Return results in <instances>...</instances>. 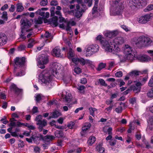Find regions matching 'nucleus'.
I'll return each instance as SVG.
<instances>
[{"label": "nucleus", "instance_id": "a878e982", "mask_svg": "<svg viewBox=\"0 0 153 153\" xmlns=\"http://www.w3.org/2000/svg\"><path fill=\"white\" fill-rule=\"evenodd\" d=\"M95 141V137L94 136H91L89 138L87 141L88 144L89 145L91 146Z\"/></svg>", "mask_w": 153, "mask_h": 153}, {"label": "nucleus", "instance_id": "39448f33", "mask_svg": "<svg viewBox=\"0 0 153 153\" xmlns=\"http://www.w3.org/2000/svg\"><path fill=\"white\" fill-rule=\"evenodd\" d=\"M37 65L41 69L45 68V65L48 62V56L45 54H42L39 56L36 60Z\"/></svg>", "mask_w": 153, "mask_h": 153}, {"label": "nucleus", "instance_id": "de8ad7c7", "mask_svg": "<svg viewBox=\"0 0 153 153\" xmlns=\"http://www.w3.org/2000/svg\"><path fill=\"white\" fill-rule=\"evenodd\" d=\"M153 9V4H150L145 9V11H149Z\"/></svg>", "mask_w": 153, "mask_h": 153}, {"label": "nucleus", "instance_id": "49530a36", "mask_svg": "<svg viewBox=\"0 0 153 153\" xmlns=\"http://www.w3.org/2000/svg\"><path fill=\"white\" fill-rule=\"evenodd\" d=\"M122 110V107L121 105L115 109V111L117 113H120L121 112Z\"/></svg>", "mask_w": 153, "mask_h": 153}, {"label": "nucleus", "instance_id": "052dcab7", "mask_svg": "<svg viewBox=\"0 0 153 153\" xmlns=\"http://www.w3.org/2000/svg\"><path fill=\"white\" fill-rule=\"evenodd\" d=\"M149 85L151 87H153V75L152 76L149 82Z\"/></svg>", "mask_w": 153, "mask_h": 153}, {"label": "nucleus", "instance_id": "9d476101", "mask_svg": "<svg viewBox=\"0 0 153 153\" xmlns=\"http://www.w3.org/2000/svg\"><path fill=\"white\" fill-rule=\"evenodd\" d=\"M64 41L65 43L68 45L70 48L68 54V57L70 60H71L72 62L70 64L71 66L73 65V59H77V57H76L74 52L71 48V44L70 40H68L66 38L64 39Z\"/></svg>", "mask_w": 153, "mask_h": 153}, {"label": "nucleus", "instance_id": "f03ea898", "mask_svg": "<svg viewBox=\"0 0 153 153\" xmlns=\"http://www.w3.org/2000/svg\"><path fill=\"white\" fill-rule=\"evenodd\" d=\"M63 69L61 65L56 62L53 63L50 65L49 73H51L52 75L47 72L46 70H44L39 75V82L42 84H45L49 85L53 76H56L59 74Z\"/></svg>", "mask_w": 153, "mask_h": 153}, {"label": "nucleus", "instance_id": "f3484780", "mask_svg": "<svg viewBox=\"0 0 153 153\" xmlns=\"http://www.w3.org/2000/svg\"><path fill=\"white\" fill-rule=\"evenodd\" d=\"M88 59H85L83 58H77V59H74L73 63L76 65H78L79 63L82 66L86 65Z\"/></svg>", "mask_w": 153, "mask_h": 153}, {"label": "nucleus", "instance_id": "5fc2aeb1", "mask_svg": "<svg viewBox=\"0 0 153 153\" xmlns=\"http://www.w3.org/2000/svg\"><path fill=\"white\" fill-rule=\"evenodd\" d=\"M25 124L26 123H23L19 122H17L16 123V126L19 127H23L25 126Z\"/></svg>", "mask_w": 153, "mask_h": 153}, {"label": "nucleus", "instance_id": "774afa93", "mask_svg": "<svg viewBox=\"0 0 153 153\" xmlns=\"http://www.w3.org/2000/svg\"><path fill=\"white\" fill-rule=\"evenodd\" d=\"M87 81L85 78H82L80 80L81 83L85 84L87 83Z\"/></svg>", "mask_w": 153, "mask_h": 153}, {"label": "nucleus", "instance_id": "cd10ccee", "mask_svg": "<svg viewBox=\"0 0 153 153\" xmlns=\"http://www.w3.org/2000/svg\"><path fill=\"white\" fill-rule=\"evenodd\" d=\"M86 65H87L88 67L92 69H94L95 67L94 63L88 59H87Z\"/></svg>", "mask_w": 153, "mask_h": 153}, {"label": "nucleus", "instance_id": "09e8293b", "mask_svg": "<svg viewBox=\"0 0 153 153\" xmlns=\"http://www.w3.org/2000/svg\"><path fill=\"white\" fill-rule=\"evenodd\" d=\"M42 116L40 115H39L36 117V120L37 121V124L41 123L40 121L42 120Z\"/></svg>", "mask_w": 153, "mask_h": 153}, {"label": "nucleus", "instance_id": "f8f14e48", "mask_svg": "<svg viewBox=\"0 0 153 153\" xmlns=\"http://www.w3.org/2000/svg\"><path fill=\"white\" fill-rule=\"evenodd\" d=\"M61 98L63 99V100L68 102H71V104L72 102H71V95L70 92L68 90H64L59 94Z\"/></svg>", "mask_w": 153, "mask_h": 153}, {"label": "nucleus", "instance_id": "bf43d9fd", "mask_svg": "<svg viewBox=\"0 0 153 153\" xmlns=\"http://www.w3.org/2000/svg\"><path fill=\"white\" fill-rule=\"evenodd\" d=\"M27 127L30 129L33 130L35 129V127L32 125H30L28 123H26L25 126Z\"/></svg>", "mask_w": 153, "mask_h": 153}, {"label": "nucleus", "instance_id": "423d86ee", "mask_svg": "<svg viewBox=\"0 0 153 153\" xmlns=\"http://www.w3.org/2000/svg\"><path fill=\"white\" fill-rule=\"evenodd\" d=\"M20 23H21V29L22 33L25 32H29L32 30L30 29L31 25V22L26 18H24L21 19Z\"/></svg>", "mask_w": 153, "mask_h": 153}, {"label": "nucleus", "instance_id": "680f3d73", "mask_svg": "<svg viewBox=\"0 0 153 153\" xmlns=\"http://www.w3.org/2000/svg\"><path fill=\"white\" fill-rule=\"evenodd\" d=\"M123 73L121 71H119L116 73L115 75L117 77H120L122 76Z\"/></svg>", "mask_w": 153, "mask_h": 153}, {"label": "nucleus", "instance_id": "c03bdc74", "mask_svg": "<svg viewBox=\"0 0 153 153\" xmlns=\"http://www.w3.org/2000/svg\"><path fill=\"white\" fill-rule=\"evenodd\" d=\"M40 123H37V124L38 125H41L44 127L47 124V122L45 120H42L40 121Z\"/></svg>", "mask_w": 153, "mask_h": 153}, {"label": "nucleus", "instance_id": "603ef678", "mask_svg": "<svg viewBox=\"0 0 153 153\" xmlns=\"http://www.w3.org/2000/svg\"><path fill=\"white\" fill-rule=\"evenodd\" d=\"M130 103L133 105H136V99L135 98L131 99L130 100Z\"/></svg>", "mask_w": 153, "mask_h": 153}, {"label": "nucleus", "instance_id": "4be33fe9", "mask_svg": "<svg viewBox=\"0 0 153 153\" xmlns=\"http://www.w3.org/2000/svg\"><path fill=\"white\" fill-rule=\"evenodd\" d=\"M110 14L112 16L120 15L121 14V10L119 7H117L114 10L113 8L110 10Z\"/></svg>", "mask_w": 153, "mask_h": 153}, {"label": "nucleus", "instance_id": "6e6d98bb", "mask_svg": "<svg viewBox=\"0 0 153 153\" xmlns=\"http://www.w3.org/2000/svg\"><path fill=\"white\" fill-rule=\"evenodd\" d=\"M147 96L149 97L153 98V89H152L148 92Z\"/></svg>", "mask_w": 153, "mask_h": 153}, {"label": "nucleus", "instance_id": "2eb2a0df", "mask_svg": "<svg viewBox=\"0 0 153 153\" xmlns=\"http://www.w3.org/2000/svg\"><path fill=\"white\" fill-rule=\"evenodd\" d=\"M133 52L134 53V51ZM134 53L135 57L134 59L133 60L136 58ZM137 58L139 61L141 62H148L151 60V58L150 57L145 55L140 54L138 55V56H137Z\"/></svg>", "mask_w": 153, "mask_h": 153}, {"label": "nucleus", "instance_id": "79ce46f5", "mask_svg": "<svg viewBox=\"0 0 153 153\" xmlns=\"http://www.w3.org/2000/svg\"><path fill=\"white\" fill-rule=\"evenodd\" d=\"M25 68L24 67H23L22 70L20 72H19L16 74V76H21L24 75L25 74Z\"/></svg>", "mask_w": 153, "mask_h": 153}, {"label": "nucleus", "instance_id": "4468645a", "mask_svg": "<svg viewBox=\"0 0 153 153\" xmlns=\"http://www.w3.org/2000/svg\"><path fill=\"white\" fill-rule=\"evenodd\" d=\"M119 33L117 30H114L112 31L105 30L103 32V34L105 36L112 38L116 36Z\"/></svg>", "mask_w": 153, "mask_h": 153}, {"label": "nucleus", "instance_id": "f704fd0d", "mask_svg": "<svg viewBox=\"0 0 153 153\" xmlns=\"http://www.w3.org/2000/svg\"><path fill=\"white\" fill-rule=\"evenodd\" d=\"M134 124H135V123L133 122H131L129 124L130 128L128 130V133H131V131L134 129Z\"/></svg>", "mask_w": 153, "mask_h": 153}, {"label": "nucleus", "instance_id": "473e14b6", "mask_svg": "<svg viewBox=\"0 0 153 153\" xmlns=\"http://www.w3.org/2000/svg\"><path fill=\"white\" fill-rule=\"evenodd\" d=\"M77 0H72L70 2V3L71 4L69 5V7L70 9H74L75 7V4H72L75 3V4L77 5H78V4L76 2Z\"/></svg>", "mask_w": 153, "mask_h": 153}, {"label": "nucleus", "instance_id": "20e7f679", "mask_svg": "<svg viewBox=\"0 0 153 153\" xmlns=\"http://www.w3.org/2000/svg\"><path fill=\"white\" fill-rule=\"evenodd\" d=\"M76 2L78 4L76 6V9L73 11V13L76 17L79 18L82 16V12L85 10L86 6L82 2V0H77Z\"/></svg>", "mask_w": 153, "mask_h": 153}, {"label": "nucleus", "instance_id": "37998d69", "mask_svg": "<svg viewBox=\"0 0 153 153\" xmlns=\"http://www.w3.org/2000/svg\"><path fill=\"white\" fill-rule=\"evenodd\" d=\"M48 4V0H41L40 2V4L42 6H45Z\"/></svg>", "mask_w": 153, "mask_h": 153}, {"label": "nucleus", "instance_id": "dca6fc26", "mask_svg": "<svg viewBox=\"0 0 153 153\" xmlns=\"http://www.w3.org/2000/svg\"><path fill=\"white\" fill-rule=\"evenodd\" d=\"M90 123H86L84 124L82 127V131L81 132V134L82 136H85L87 134V131L91 127Z\"/></svg>", "mask_w": 153, "mask_h": 153}, {"label": "nucleus", "instance_id": "0e129e2a", "mask_svg": "<svg viewBox=\"0 0 153 153\" xmlns=\"http://www.w3.org/2000/svg\"><path fill=\"white\" fill-rule=\"evenodd\" d=\"M50 36V34L48 32H46L44 35H42L41 36L42 37H45L48 38Z\"/></svg>", "mask_w": 153, "mask_h": 153}, {"label": "nucleus", "instance_id": "9b49d317", "mask_svg": "<svg viewBox=\"0 0 153 153\" xmlns=\"http://www.w3.org/2000/svg\"><path fill=\"white\" fill-rule=\"evenodd\" d=\"M152 14H148L137 18V21L140 23L146 24L150 21L152 18Z\"/></svg>", "mask_w": 153, "mask_h": 153}, {"label": "nucleus", "instance_id": "a211bd4d", "mask_svg": "<svg viewBox=\"0 0 153 153\" xmlns=\"http://www.w3.org/2000/svg\"><path fill=\"white\" fill-rule=\"evenodd\" d=\"M25 61V58L22 57L19 58L16 57L15 59V65H19V67L22 66L24 65Z\"/></svg>", "mask_w": 153, "mask_h": 153}, {"label": "nucleus", "instance_id": "864d4df0", "mask_svg": "<svg viewBox=\"0 0 153 153\" xmlns=\"http://www.w3.org/2000/svg\"><path fill=\"white\" fill-rule=\"evenodd\" d=\"M99 81L101 85L104 86H107V85L105 83V81L101 79H99Z\"/></svg>", "mask_w": 153, "mask_h": 153}, {"label": "nucleus", "instance_id": "69168bd1", "mask_svg": "<svg viewBox=\"0 0 153 153\" xmlns=\"http://www.w3.org/2000/svg\"><path fill=\"white\" fill-rule=\"evenodd\" d=\"M58 4L57 1L56 0H53L51 2V5L52 6H56Z\"/></svg>", "mask_w": 153, "mask_h": 153}, {"label": "nucleus", "instance_id": "412c9836", "mask_svg": "<svg viewBox=\"0 0 153 153\" xmlns=\"http://www.w3.org/2000/svg\"><path fill=\"white\" fill-rule=\"evenodd\" d=\"M61 50L59 47H56L54 48L52 51V55L53 56L59 57L61 56Z\"/></svg>", "mask_w": 153, "mask_h": 153}, {"label": "nucleus", "instance_id": "6e6552de", "mask_svg": "<svg viewBox=\"0 0 153 153\" xmlns=\"http://www.w3.org/2000/svg\"><path fill=\"white\" fill-rule=\"evenodd\" d=\"M99 46L97 44L87 46L85 48V53L87 56H90L99 51Z\"/></svg>", "mask_w": 153, "mask_h": 153}, {"label": "nucleus", "instance_id": "6ab92c4d", "mask_svg": "<svg viewBox=\"0 0 153 153\" xmlns=\"http://www.w3.org/2000/svg\"><path fill=\"white\" fill-rule=\"evenodd\" d=\"M141 83L140 82H137L135 83V85H132L131 87V90H133L135 93H137L140 91Z\"/></svg>", "mask_w": 153, "mask_h": 153}, {"label": "nucleus", "instance_id": "0eeeda50", "mask_svg": "<svg viewBox=\"0 0 153 153\" xmlns=\"http://www.w3.org/2000/svg\"><path fill=\"white\" fill-rule=\"evenodd\" d=\"M75 24L76 22L74 21V19H72L67 22H65V23L60 24L59 27L65 30L68 33H69L70 35H72L73 33L69 25L73 26L75 25Z\"/></svg>", "mask_w": 153, "mask_h": 153}, {"label": "nucleus", "instance_id": "3c124183", "mask_svg": "<svg viewBox=\"0 0 153 153\" xmlns=\"http://www.w3.org/2000/svg\"><path fill=\"white\" fill-rule=\"evenodd\" d=\"M148 77L147 76H146L145 78H140V82L141 83V85L142 84H143L148 79Z\"/></svg>", "mask_w": 153, "mask_h": 153}, {"label": "nucleus", "instance_id": "e433bc0d", "mask_svg": "<svg viewBox=\"0 0 153 153\" xmlns=\"http://www.w3.org/2000/svg\"><path fill=\"white\" fill-rule=\"evenodd\" d=\"M55 134L56 137H62L63 135V132L62 131H56L55 133Z\"/></svg>", "mask_w": 153, "mask_h": 153}, {"label": "nucleus", "instance_id": "c85d7f7f", "mask_svg": "<svg viewBox=\"0 0 153 153\" xmlns=\"http://www.w3.org/2000/svg\"><path fill=\"white\" fill-rule=\"evenodd\" d=\"M148 127L151 129H153V117H150L148 121Z\"/></svg>", "mask_w": 153, "mask_h": 153}, {"label": "nucleus", "instance_id": "e2e57ef3", "mask_svg": "<svg viewBox=\"0 0 153 153\" xmlns=\"http://www.w3.org/2000/svg\"><path fill=\"white\" fill-rule=\"evenodd\" d=\"M121 27L124 29L126 31L128 32L130 30V29L127 26L125 25H122Z\"/></svg>", "mask_w": 153, "mask_h": 153}, {"label": "nucleus", "instance_id": "338daca9", "mask_svg": "<svg viewBox=\"0 0 153 153\" xmlns=\"http://www.w3.org/2000/svg\"><path fill=\"white\" fill-rule=\"evenodd\" d=\"M8 4H5L1 8L0 10L1 11H4L7 9L8 8Z\"/></svg>", "mask_w": 153, "mask_h": 153}, {"label": "nucleus", "instance_id": "bb28decb", "mask_svg": "<svg viewBox=\"0 0 153 153\" xmlns=\"http://www.w3.org/2000/svg\"><path fill=\"white\" fill-rule=\"evenodd\" d=\"M10 89L12 91L16 93H19L21 91V90L18 88L14 84L11 85L10 86Z\"/></svg>", "mask_w": 153, "mask_h": 153}, {"label": "nucleus", "instance_id": "1a4fd4ad", "mask_svg": "<svg viewBox=\"0 0 153 153\" xmlns=\"http://www.w3.org/2000/svg\"><path fill=\"white\" fill-rule=\"evenodd\" d=\"M146 4V0H130L129 5L131 7H140L144 6Z\"/></svg>", "mask_w": 153, "mask_h": 153}, {"label": "nucleus", "instance_id": "a19ab883", "mask_svg": "<svg viewBox=\"0 0 153 153\" xmlns=\"http://www.w3.org/2000/svg\"><path fill=\"white\" fill-rule=\"evenodd\" d=\"M57 19L58 18L57 17H55L52 19V22L54 26H56L57 25Z\"/></svg>", "mask_w": 153, "mask_h": 153}, {"label": "nucleus", "instance_id": "aec40b11", "mask_svg": "<svg viewBox=\"0 0 153 153\" xmlns=\"http://www.w3.org/2000/svg\"><path fill=\"white\" fill-rule=\"evenodd\" d=\"M7 38L6 36L3 33H0V46L5 44L7 42Z\"/></svg>", "mask_w": 153, "mask_h": 153}, {"label": "nucleus", "instance_id": "ddd939ff", "mask_svg": "<svg viewBox=\"0 0 153 153\" xmlns=\"http://www.w3.org/2000/svg\"><path fill=\"white\" fill-rule=\"evenodd\" d=\"M96 39L100 42L102 45V48L105 51L108 52V50L109 44V40L108 41L104 40V38L101 35H99L96 38Z\"/></svg>", "mask_w": 153, "mask_h": 153}, {"label": "nucleus", "instance_id": "b1692460", "mask_svg": "<svg viewBox=\"0 0 153 153\" xmlns=\"http://www.w3.org/2000/svg\"><path fill=\"white\" fill-rule=\"evenodd\" d=\"M51 116L49 117V119L51 118H56L61 115V113L59 111L55 110L51 114Z\"/></svg>", "mask_w": 153, "mask_h": 153}, {"label": "nucleus", "instance_id": "7ed1b4c3", "mask_svg": "<svg viewBox=\"0 0 153 153\" xmlns=\"http://www.w3.org/2000/svg\"><path fill=\"white\" fill-rule=\"evenodd\" d=\"M133 41L139 47L153 45V39H152L148 37L144 36L135 37L133 39Z\"/></svg>", "mask_w": 153, "mask_h": 153}, {"label": "nucleus", "instance_id": "a18cd8bd", "mask_svg": "<svg viewBox=\"0 0 153 153\" xmlns=\"http://www.w3.org/2000/svg\"><path fill=\"white\" fill-rule=\"evenodd\" d=\"M5 21L7 19V13L6 11H4L2 13V15L1 17Z\"/></svg>", "mask_w": 153, "mask_h": 153}, {"label": "nucleus", "instance_id": "58836bf2", "mask_svg": "<svg viewBox=\"0 0 153 153\" xmlns=\"http://www.w3.org/2000/svg\"><path fill=\"white\" fill-rule=\"evenodd\" d=\"M106 66V64L105 63H101L99 65L97 68V70L100 71L102 69L104 68Z\"/></svg>", "mask_w": 153, "mask_h": 153}, {"label": "nucleus", "instance_id": "f257e3e1", "mask_svg": "<svg viewBox=\"0 0 153 153\" xmlns=\"http://www.w3.org/2000/svg\"><path fill=\"white\" fill-rule=\"evenodd\" d=\"M124 39L122 37L116 38L111 42L109 40L108 52L111 53L118 56L121 62H125L127 61H132L135 57L134 52L132 48L128 44H126L123 47V53L124 55L122 56L119 54L122 52L120 45L124 43Z\"/></svg>", "mask_w": 153, "mask_h": 153}, {"label": "nucleus", "instance_id": "393cba45", "mask_svg": "<svg viewBox=\"0 0 153 153\" xmlns=\"http://www.w3.org/2000/svg\"><path fill=\"white\" fill-rule=\"evenodd\" d=\"M94 1H95L94 4L93 8L92 13L93 14L95 13L98 14L100 11V10L98 9V10H97L98 0H94Z\"/></svg>", "mask_w": 153, "mask_h": 153}, {"label": "nucleus", "instance_id": "2f4dec72", "mask_svg": "<svg viewBox=\"0 0 153 153\" xmlns=\"http://www.w3.org/2000/svg\"><path fill=\"white\" fill-rule=\"evenodd\" d=\"M141 73V71H137V70H134L132 71L130 73H129V75L132 76H137L139 75Z\"/></svg>", "mask_w": 153, "mask_h": 153}, {"label": "nucleus", "instance_id": "ea45409f", "mask_svg": "<svg viewBox=\"0 0 153 153\" xmlns=\"http://www.w3.org/2000/svg\"><path fill=\"white\" fill-rule=\"evenodd\" d=\"M74 71L76 74H79L81 73L82 69L79 67H76L74 68Z\"/></svg>", "mask_w": 153, "mask_h": 153}, {"label": "nucleus", "instance_id": "8fccbe9b", "mask_svg": "<svg viewBox=\"0 0 153 153\" xmlns=\"http://www.w3.org/2000/svg\"><path fill=\"white\" fill-rule=\"evenodd\" d=\"M36 100L37 102L40 101L42 99V96L40 94H36L35 96Z\"/></svg>", "mask_w": 153, "mask_h": 153}, {"label": "nucleus", "instance_id": "4d7b16f0", "mask_svg": "<svg viewBox=\"0 0 153 153\" xmlns=\"http://www.w3.org/2000/svg\"><path fill=\"white\" fill-rule=\"evenodd\" d=\"M77 89L80 91V92L83 93L84 91L85 86L83 85H81L77 88Z\"/></svg>", "mask_w": 153, "mask_h": 153}, {"label": "nucleus", "instance_id": "72a5a7b5", "mask_svg": "<svg viewBox=\"0 0 153 153\" xmlns=\"http://www.w3.org/2000/svg\"><path fill=\"white\" fill-rule=\"evenodd\" d=\"M28 44L27 47L28 48H31L35 44V42L34 40L33 39H30L28 40Z\"/></svg>", "mask_w": 153, "mask_h": 153}, {"label": "nucleus", "instance_id": "c756f323", "mask_svg": "<svg viewBox=\"0 0 153 153\" xmlns=\"http://www.w3.org/2000/svg\"><path fill=\"white\" fill-rule=\"evenodd\" d=\"M43 20V17H39L37 18L34 19V23L36 24H40L42 23Z\"/></svg>", "mask_w": 153, "mask_h": 153}, {"label": "nucleus", "instance_id": "4c0bfd02", "mask_svg": "<svg viewBox=\"0 0 153 153\" xmlns=\"http://www.w3.org/2000/svg\"><path fill=\"white\" fill-rule=\"evenodd\" d=\"M17 11L18 12H21L24 9V7L22 4H18L17 5Z\"/></svg>", "mask_w": 153, "mask_h": 153}, {"label": "nucleus", "instance_id": "13d9d810", "mask_svg": "<svg viewBox=\"0 0 153 153\" xmlns=\"http://www.w3.org/2000/svg\"><path fill=\"white\" fill-rule=\"evenodd\" d=\"M92 0H84L85 3L88 4V7H91L92 4Z\"/></svg>", "mask_w": 153, "mask_h": 153}, {"label": "nucleus", "instance_id": "7c9ffc66", "mask_svg": "<svg viewBox=\"0 0 153 153\" xmlns=\"http://www.w3.org/2000/svg\"><path fill=\"white\" fill-rule=\"evenodd\" d=\"M90 114L93 116H94L95 114H97V110L95 108L92 107L89 109Z\"/></svg>", "mask_w": 153, "mask_h": 153}, {"label": "nucleus", "instance_id": "5701e85b", "mask_svg": "<svg viewBox=\"0 0 153 153\" xmlns=\"http://www.w3.org/2000/svg\"><path fill=\"white\" fill-rule=\"evenodd\" d=\"M48 10V8L47 7H43L40 9H39L35 13L38 15H40L42 16H44L45 13L43 11L44 10L46 11Z\"/></svg>", "mask_w": 153, "mask_h": 153}, {"label": "nucleus", "instance_id": "c9c22d12", "mask_svg": "<svg viewBox=\"0 0 153 153\" xmlns=\"http://www.w3.org/2000/svg\"><path fill=\"white\" fill-rule=\"evenodd\" d=\"M99 153H104V149L100 146V145H98L96 147Z\"/></svg>", "mask_w": 153, "mask_h": 153}]
</instances>
